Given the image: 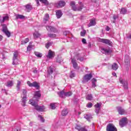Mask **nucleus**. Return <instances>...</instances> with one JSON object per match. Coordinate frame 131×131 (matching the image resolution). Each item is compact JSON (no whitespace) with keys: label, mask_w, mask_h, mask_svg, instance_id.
<instances>
[{"label":"nucleus","mask_w":131,"mask_h":131,"mask_svg":"<svg viewBox=\"0 0 131 131\" xmlns=\"http://www.w3.org/2000/svg\"><path fill=\"white\" fill-rule=\"evenodd\" d=\"M126 12H127V11L126 10V9H125V8H122L120 11L121 14H126Z\"/></svg>","instance_id":"nucleus-41"},{"label":"nucleus","mask_w":131,"mask_h":131,"mask_svg":"<svg viewBox=\"0 0 131 131\" xmlns=\"http://www.w3.org/2000/svg\"><path fill=\"white\" fill-rule=\"evenodd\" d=\"M34 54L37 57V58H41V57H42V54L38 52L35 51L34 52Z\"/></svg>","instance_id":"nucleus-32"},{"label":"nucleus","mask_w":131,"mask_h":131,"mask_svg":"<svg viewBox=\"0 0 131 131\" xmlns=\"http://www.w3.org/2000/svg\"><path fill=\"white\" fill-rule=\"evenodd\" d=\"M106 131H117V128L113 124H108L106 127Z\"/></svg>","instance_id":"nucleus-10"},{"label":"nucleus","mask_w":131,"mask_h":131,"mask_svg":"<svg viewBox=\"0 0 131 131\" xmlns=\"http://www.w3.org/2000/svg\"><path fill=\"white\" fill-rule=\"evenodd\" d=\"M27 91L25 90H23V94L21 95V105L23 107H25L26 106V100L27 99Z\"/></svg>","instance_id":"nucleus-3"},{"label":"nucleus","mask_w":131,"mask_h":131,"mask_svg":"<svg viewBox=\"0 0 131 131\" xmlns=\"http://www.w3.org/2000/svg\"><path fill=\"white\" fill-rule=\"evenodd\" d=\"M56 15L57 19H60L62 17L63 13L61 10H57L56 12Z\"/></svg>","instance_id":"nucleus-19"},{"label":"nucleus","mask_w":131,"mask_h":131,"mask_svg":"<svg viewBox=\"0 0 131 131\" xmlns=\"http://www.w3.org/2000/svg\"><path fill=\"white\" fill-rule=\"evenodd\" d=\"M9 20V16H5L3 17V19H2V16H0V22L1 23H4L5 21H7Z\"/></svg>","instance_id":"nucleus-22"},{"label":"nucleus","mask_w":131,"mask_h":131,"mask_svg":"<svg viewBox=\"0 0 131 131\" xmlns=\"http://www.w3.org/2000/svg\"><path fill=\"white\" fill-rule=\"evenodd\" d=\"M2 31L6 34L7 37H10L11 36V33L8 30V27L6 25H3Z\"/></svg>","instance_id":"nucleus-8"},{"label":"nucleus","mask_w":131,"mask_h":131,"mask_svg":"<svg viewBox=\"0 0 131 131\" xmlns=\"http://www.w3.org/2000/svg\"><path fill=\"white\" fill-rule=\"evenodd\" d=\"M80 131H88L86 129H85V127L81 128V129L80 130Z\"/></svg>","instance_id":"nucleus-57"},{"label":"nucleus","mask_w":131,"mask_h":131,"mask_svg":"<svg viewBox=\"0 0 131 131\" xmlns=\"http://www.w3.org/2000/svg\"><path fill=\"white\" fill-rule=\"evenodd\" d=\"M65 5H66V3H65V2L60 1L55 4V7L59 9L60 8H62V7H64Z\"/></svg>","instance_id":"nucleus-11"},{"label":"nucleus","mask_w":131,"mask_h":131,"mask_svg":"<svg viewBox=\"0 0 131 131\" xmlns=\"http://www.w3.org/2000/svg\"><path fill=\"white\" fill-rule=\"evenodd\" d=\"M35 2L37 3V6H39V1L38 0H35Z\"/></svg>","instance_id":"nucleus-59"},{"label":"nucleus","mask_w":131,"mask_h":131,"mask_svg":"<svg viewBox=\"0 0 131 131\" xmlns=\"http://www.w3.org/2000/svg\"><path fill=\"white\" fill-rule=\"evenodd\" d=\"M86 33V31L85 30H83L80 32V35L81 36H84L85 35V33Z\"/></svg>","instance_id":"nucleus-46"},{"label":"nucleus","mask_w":131,"mask_h":131,"mask_svg":"<svg viewBox=\"0 0 131 131\" xmlns=\"http://www.w3.org/2000/svg\"><path fill=\"white\" fill-rule=\"evenodd\" d=\"M112 75H113V76H116V73L115 72L113 73Z\"/></svg>","instance_id":"nucleus-61"},{"label":"nucleus","mask_w":131,"mask_h":131,"mask_svg":"<svg viewBox=\"0 0 131 131\" xmlns=\"http://www.w3.org/2000/svg\"><path fill=\"white\" fill-rule=\"evenodd\" d=\"M27 83L28 85H29V86H30V88H36L37 90H38L39 89V83H38L36 81L31 83L30 81H27Z\"/></svg>","instance_id":"nucleus-5"},{"label":"nucleus","mask_w":131,"mask_h":131,"mask_svg":"<svg viewBox=\"0 0 131 131\" xmlns=\"http://www.w3.org/2000/svg\"><path fill=\"white\" fill-rule=\"evenodd\" d=\"M117 109L118 110V112H119V114H120L121 115H123L125 114L126 112H125V110L123 109V108L120 106H119L117 107Z\"/></svg>","instance_id":"nucleus-15"},{"label":"nucleus","mask_w":131,"mask_h":131,"mask_svg":"<svg viewBox=\"0 0 131 131\" xmlns=\"http://www.w3.org/2000/svg\"><path fill=\"white\" fill-rule=\"evenodd\" d=\"M72 63L73 64V66L75 69H77L78 64L77 63H76V59L75 58L72 59Z\"/></svg>","instance_id":"nucleus-20"},{"label":"nucleus","mask_w":131,"mask_h":131,"mask_svg":"<svg viewBox=\"0 0 131 131\" xmlns=\"http://www.w3.org/2000/svg\"><path fill=\"white\" fill-rule=\"evenodd\" d=\"M16 19H23L25 18V16L21 14H16L15 15Z\"/></svg>","instance_id":"nucleus-24"},{"label":"nucleus","mask_w":131,"mask_h":131,"mask_svg":"<svg viewBox=\"0 0 131 131\" xmlns=\"http://www.w3.org/2000/svg\"><path fill=\"white\" fill-rule=\"evenodd\" d=\"M5 84L7 88H10L11 89V88L14 86V80H9Z\"/></svg>","instance_id":"nucleus-14"},{"label":"nucleus","mask_w":131,"mask_h":131,"mask_svg":"<svg viewBox=\"0 0 131 131\" xmlns=\"http://www.w3.org/2000/svg\"><path fill=\"white\" fill-rule=\"evenodd\" d=\"M46 29L48 31H50L51 32H56L57 30L54 27L50 26H46Z\"/></svg>","instance_id":"nucleus-17"},{"label":"nucleus","mask_w":131,"mask_h":131,"mask_svg":"<svg viewBox=\"0 0 131 131\" xmlns=\"http://www.w3.org/2000/svg\"><path fill=\"white\" fill-rule=\"evenodd\" d=\"M56 62L58 63H61V62H63V58H62L61 55H58L57 56V58H56Z\"/></svg>","instance_id":"nucleus-28"},{"label":"nucleus","mask_w":131,"mask_h":131,"mask_svg":"<svg viewBox=\"0 0 131 131\" xmlns=\"http://www.w3.org/2000/svg\"><path fill=\"white\" fill-rule=\"evenodd\" d=\"M47 57L49 59H52L54 58V57H55V52L52 51V50H49Z\"/></svg>","instance_id":"nucleus-16"},{"label":"nucleus","mask_w":131,"mask_h":131,"mask_svg":"<svg viewBox=\"0 0 131 131\" xmlns=\"http://www.w3.org/2000/svg\"><path fill=\"white\" fill-rule=\"evenodd\" d=\"M105 30L106 31H109L110 30V28H109V27L107 26L106 29H105Z\"/></svg>","instance_id":"nucleus-58"},{"label":"nucleus","mask_w":131,"mask_h":131,"mask_svg":"<svg viewBox=\"0 0 131 131\" xmlns=\"http://www.w3.org/2000/svg\"><path fill=\"white\" fill-rule=\"evenodd\" d=\"M125 63L126 65L129 64V57H128V55H126L125 56Z\"/></svg>","instance_id":"nucleus-31"},{"label":"nucleus","mask_w":131,"mask_h":131,"mask_svg":"<svg viewBox=\"0 0 131 131\" xmlns=\"http://www.w3.org/2000/svg\"><path fill=\"white\" fill-rule=\"evenodd\" d=\"M112 69L113 70L116 71L117 69H118V66L116 63H114L112 66Z\"/></svg>","instance_id":"nucleus-25"},{"label":"nucleus","mask_w":131,"mask_h":131,"mask_svg":"<svg viewBox=\"0 0 131 131\" xmlns=\"http://www.w3.org/2000/svg\"><path fill=\"white\" fill-rule=\"evenodd\" d=\"M31 49H32V46L31 45H29L27 47V51H31Z\"/></svg>","instance_id":"nucleus-54"},{"label":"nucleus","mask_w":131,"mask_h":131,"mask_svg":"<svg viewBox=\"0 0 131 131\" xmlns=\"http://www.w3.org/2000/svg\"><path fill=\"white\" fill-rule=\"evenodd\" d=\"M92 88H96V82H97V79L93 78L92 80Z\"/></svg>","instance_id":"nucleus-33"},{"label":"nucleus","mask_w":131,"mask_h":131,"mask_svg":"<svg viewBox=\"0 0 131 131\" xmlns=\"http://www.w3.org/2000/svg\"><path fill=\"white\" fill-rule=\"evenodd\" d=\"M53 72H54V69L53 68V67H49V68L48 70V72L49 74H52V73H53Z\"/></svg>","instance_id":"nucleus-34"},{"label":"nucleus","mask_w":131,"mask_h":131,"mask_svg":"<svg viewBox=\"0 0 131 131\" xmlns=\"http://www.w3.org/2000/svg\"><path fill=\"white\" fill-rule=\"evenodd\" d=\"M30 126H32V122L30 123Z\"/></svg>","instance_id":"nucleus-63"},{"label":"nucleus","mask_w":131,"mask_h":131,"mask_svg":"<svg viewBox=\"0 0 131 131\" xmlns=\"http://www.w3.org/2000/svg\"><path fill=\"white\" fill-rule=\"evenodd\" d=\"M119 81L120 83H121L123 85L124 89L125 90H127L128 89L127 81L125 80L124 79H122V78H120Z\"/></svg>","instance_id":"nucleus-12"},{"label":"nucleus","mask_w":131,"mask_h":131,"mask_svg":"<svg viewBox=\"0 0 131 131\" xmlns=\"http://www.w3.org/2000/svg\"><path fill=\"white\" fill-rule=\"evenodd\" d=\"M70 77L71 78H73V77H75V74L72 73V72H71V75H70Z\"/></svg>","instance_id":"nucleus-55"},{"label":"nucleus","mask_w":131,"mask_h":131,"mask_svg":"<svg viewBox=\"0 0 131 131\" xmlns=\"http://www.w3.org/2000/svg\"><path fill=\"white\" fill-rule=\"evenodd\" d=\"M58 94L59 96V97H60V98H65L66 96H65V92L64 91H61L60 92H58Z\"/></svg>","instance_id":"nucleus-29"},{"label":"nucleus","mask_w":131,"mask_h":131,"mask_svg":"<svg viewBox=\"0 0 131 131\" xmlns=\"http://www.w3.org/2000/svg\"><path fill=\"white\" fill-rule=\"evenodd\" d=\"M82 42L85 45V43H86V40H85V39L84 38H83L82 39Z\"/></svg>","instance_id":"nucleus-56"},{"label":"nucleus","mask_w":131,"mask_h":131,"mask_svg":"<svg viewBox=\"0 0 131 131\" xmlns=\"http://www.w3.org/2000/svg\"><path fill=\"white\" fill-rule=\"evenodd\" d=\"M19 59H18V52H15L13 54V65L17 66L19 65Z\"/></svg>","instance_id":"nucleus-4"},{"label":"nucleus","mask_w":131,"mask_h":131,"mask_svg":"<svg viewBox=\"0 0 131 131\" xmlns=\"http://www.w3.org/2000/svg\"><path fill=\"white\" fill-rule=\"evenodd\" d=\"M101 106H102V103H97L96 104L94 105L95 109V113L96 114H99V112L101 110Z\"/></svg>","instance_id":"nucleus-13"},{"label":"nucleus","mask_w":131,"mask_h":131,"mask_svg":"<svg viewBox=\"0 0 131 131\" xmlns=\"http://www.w3.org/2000/svg\"><path fill=\"white\" fill-rule=\"evenodd\" d=\"M40 97H41V94H40V92L39 91H36L35 92L34 99H36V101H37Z\"/></svg>","instance_id":"nucleus-18"},{"label":"nucleus","mask_w":131,"mask_h":131,"mask_svg":"<svg viewBox=\"0 0 131 131\" xmlns=\"http://www.w3.org/2000/svg\"><path fill=\"white\" fill-rule=\"evenodd\" d=\"M29 41V38H26V39L24 41H21V45H24L25 43H27Z\"/></svg>","instance_id":"nucleus-44"},{"label":"nucleus","mask_w":131,"mask_h":131,"mask_svg":"<svg viewBox=\"0 0 131 131\" xmlns=\"http://www.w3.org/2000/svg\"><path fill=\"white\" fill-rule=\"evenodd\" d=\"M3 40V36L0 35V41Z\"/></svg>","instance_id":"nucleus-62"},{"label":"nucleus","mask_w":131,"mask_h":131,"mask_svg":"<svg viewBox=\"0 0 131 131\" xmlns=\"http://www.w3.org/2000/svg\"><path fill=\"white\" fill-rule=\"evenodd\" d=\"M84 118L86 119L88 121H91V119H92V116L90 115H86L84 116Z\"/></svg>","instance_id":"nucleus-39"},{"label":"nucleus","mask_w":131,"mask_h":131,"mask_svg":"<svg viewBox=\"0 0 131 131\" xmlns=\"http://www.w3.org/2000/svg\"><path fill=\"white\" fill-rule=\"evenodd\" d=\"M118 18V15H114L113 16V19H114V21H113V23H115V20H116V19H117Z\"/></svg>","instance_id":"nucleus-51"},{"label":"nucleus","mask_w":131,"mask_h":131,"mask_svg":"<svg viewBox=\"0 0 131 131\" xmlns=\"http://www.w3.org/2000/svg\"><path fill=\"white\" fill-rule=\"evenodd\" d=\"M110 51L109 50L105 49V48H102L101 49V52L102 54H109Z\"/></svg>","instance_id":"nucleus-30"},{"label":"nucleus","mask_w":131,"mask_h":131,"mask_svg":"<svg viewBox=\"0 0 131 131\" xmlns=\"http://www.w3.org/2000/svg\"><path fill=\"white\" fill-rule=\"evenodd\" d=\"M86 107H88V108H92V107H93V103H89L86 104Z\"/></svg>","instance_id":"nucleus-49"},{"label":"nucleus","mask_w":131,"mask_h":131,"mask_svg":"<svg viewBox=\"0 0 131 131\" xmlns=\"http://www.w3.org/2000/svg\"><path fill=\"white\" fill-rule=\"evenodd\" d=\"M86 100H88L89 101H92V100H93V96L92 94H89L87 95Z\"/></svg>","instance_id":"nucleus-35"},{"label":"nucleus","mask_w":131,"mask_h":131,"mask_svg":"<svg viewBox=\"0 0 131 131\" xmlns=\"http://www.w3.org/2000/svg\"><path fill=\"white\" fill-rule=\"evenodd\" d=\"M96 20L95 19H92L90 20V23L88 25L89 27H91L92 26H95L96 25Z\"/></svg>","instance_id":"nucleus-21"},{"label":"nucleus","mask_w":131,"mask_h":131,"mask_svg":"<svg viewBox=\"0 0 131 131\" xmlns=\"http://www.w3.org/2000/svg\"><path fill=\"white\" fill-rule=\"evenodd\" d=\"M128 122L127 118H122L119 121V125L121 127H123L127 124Z\"/></svg>","instance_id":"nucleus-7"},{"label":"nucleus","mask_w":131,"mask_h":131,"mask_svg":"<svg viewBox=\"0 0 131 131\" xmlns=\"http://www.w3.org/2000/svg\"><path fill=\"white\" fill-rule=\"evenodd\" d=\"M76 129H78V130L80 131V129L82 128V127H80V126L78 125H76L75 127Z\"/></svg>","instance_id":"nucleus-47"},{"label":"nucleus","mask_w":131,"mask_h":131,"mask_svg":"<svg viewBox=\"0 0 131 131\" xmlns=\"http://www.w3.org/2000/svg\"><path fill=\"white\" fill-rule=\"evenodd\" d=\"M20 86H21V81L17 80L16 88H17L18 91L20 90Z\"/></svg>","instance_id":"nucleus-37"},{"label":"nucleus","mask_w":131,"mask_h":131,"mask_svg":"<svg viewBox=\"0 0 131 131\" xmlns=\"http://www.w3.org/2000/svg\"><path fill=\"white\" fill-rule=\"evenodd\" d=\"M68 114V112L67 109H64L61 113V115H67Z\"/></svg>","instance_id":"nucleus-40"},{"label":"nucleus","mask_w":131,"mask_h":131,"mask_svg":"<svg viewBox=\"0 0 131 131\" xmlns=\"http://www.w3.org/2000/svg\"><path fill=\"white\" fill-rule=\"evenodd\" d=\"M70 33V32L68 31H65L63 32V35H65V36H67Z\"/></svg>","instance_id":"nucleus-48"},{"label":"nucleus","mask_w":131,"mask_h":131,"mask_svg":"<svg viewBox=\"0 0 131 131\" xmlns=\"http://www.w3.org/2000/svg\"><path fill=\"white\" fill-rule=\"evenodd\" d=\"M1 55L2 56L1 58H2L3 60H6V56L5 55V53H2Z\"/></svg>","instance_id":"nucleus-53"},{"label":"nucleus","mask_w":131,"mask_h":131,"mask_svg":"<svg viewBox=\"0 0 131 131\" xmlns=\"http://www.w3.org/2000/svg\"><path fill=\"white\" fill-rule=\"evenodd\" d=\"M29 104H31V105H32V106H33V107H34L35 109L39 112H43L46 109L45 106H38L37 102L36 101H34L33 100H30L29 101Z\"/></svg>","instance_id":"nucleus-1"},{"label":"nucleus","mask_w":131,"mask_h":131,"mask_svg":"<svg viewBox=\"0 0 131 131\" xmlns=\"http://www.w3.org/2000/svg\"><path fill=\"white\" fill-rule=\"evenodd\" d=\"M51 46V42H48L46 44V48H47V49H49V48H50V46Z\"/></svg>","instance_id":"nucleus-52"},{"label":"nucleus","mask_w":131,"mask_h":131,"mask_svg":"<svg viewBox=\"0 0 131 131\" xmlns=\"http://www.w3.org/2000/svg\"><path fill=\"white\" fill-rule=\"evenodd\" d=\"M33 36L35 39L38 38V37H40V34L38 32H35L33 34Z\"/></svg>","instance_id":"nucleus-27"},{"label":"nucleus","mask_w":131,"mask_h":131,"mask_svg":"<svg viewBox=\"0 0 131 131\" xmlns=\"http://www.w3.org/2000/svg\"><path fill=\"white\" fill-rule=\"evenodd\" d=\"M129 103H130V104H131V99H130V100H129Z\"/></svg>","instance_id":"nucleus-64"},{"label":"nucleus","mask_w":131,"mask_h":131,"mask_svg":"<svg viewBox=\"0 0 131 131\" xmlns=\"http://www.w3.org/2000/svg\"><path fill=\"white\" fill-rule=\"evenodd\" d=\"M38 118L41 121V122H45V119L41 115H39L38 116Z\"/></svg>","instance_id":"nucleus-42"},{"label":"nucleus","mask_w":131,"mask_h":131,"mask_svg":"<svg viewBox=\"0 0 131 131\" xmlns=\"http://www.w3.org/2000/svg\"><path fill=\"white\" fill-rule=\"evenodd\" d=\"M39 1L41 3H42L43 4H44L45 5H48V4H49V2H48L47 0H39Z\"/></svg>","instance_id":"nucleus-45"},{"label":"nucleus","mask_w":131,"mask_h":131,"mask_svg":"<svg viewBox=\"0 0 131 131\" xmlns=\"http://www.w3.org/2000/svg\"><path fill=\"white\" fill-rule=\"evenodd\" d=\"M26 9H27V10H28V12H29V11H30V10H31L32 7H31V5L28 4L26 6Z\"/></svg>","instance_id":"nucleus-38"},{"label":"nucleus","mask_w":131,"mask_h":131,"mask_svg":"<svg viewBox=\"0 0 131 131\" xmlns=\"http://www.w3.org/2000/svg\"><path fill=\"white\" fill-rule=\"evenodd\" d=\"M65 96L66 97H70L72 96V92H66L65 93Z\"/></svg>","instance_id":"nucleus-43"},{"label":"nucleus","mask_w":131,"mask_h":131,"mask_svg":"<svg viewBox=\"0 0 131 131\" xmlns=\"http://www.w3.org/2000/svg\"><path fill=\"white\" fill-rule=\"evenodd\" d=\"M48 36L49 37H52V38L56 37V34H48Z\"/></svg>","instance_id":"nucleus-50"},{"label":"nucleus","mask_w":131,"mask_h":131,"mask_svg":"<svg viewBox=\"0 0 131 131\" xmlns=\"http://www.w3.org/2000/svg\"><path fill=\"white\" fill-rule=\"evenodd\" d=\"M79 54H77V55H75L74 59L75 60H80V61H81V62H82V61H83V57H81L79 58Z\"/></svg>","instance_id":"nucleus-26"},{"label":"nucleus","mask_w":131,"mask_h":131,"mask_svg":"<svg viewBox=\"0 0 131 131\" xmlns=\"http://www.w3.org/2000/svg\"><path fill=\"white\" fill-rule=\"evenodd\" d=\"M50 108L52 110H54V109H56V105L55 104V103H51L50 105Z\"/></svg>","instance_id":"nucleus-36"},{"label":"nucleus","mask_w":131,"mask_h":131,"mask_svg":"<svg viewBox=\"0 0 131 131\" xmlns=\"http://www.w3.org/2000/svg\"><path fill=\"white\" fill-rule=\"evenodd\" d=\"M33 72L34 73H37V70H34L33 71Z\"/></svg>","instance_id":"nucleus-60"},{"label":"nucleus","mask_w":131,"mask_h":131,"mask_svg":"<svg viewBox=\"0 0 131 131\" xmlns=\"http://www.w3.org/2000/svg\"><path fill=\"white\" fill-rule=\"evenodd\" d=\"M92 77H93V75H92V74H86L84 76L82 82H83V83H85V82H88V81L91 80Z\"/></svg>","instance_id":"nucleus-6"},{"label":"nucleus","mask_w":131,"mask_h":131,"mask_svg":"<svg viewBox=\"0 0 131 131\" xmlns=\"http://www.w3.org/2000/svg\"><path fill=\"white\" fill-rule=\"evenodd\" d=\"M73 11H81L83 9V4H80L79 6H75V2H71L70 4Z\"/></svg>","instance_id":"nucleus-2"},{"label":"nucleus","mask_w":131,"mask_h":131,"mask_svg":"<svg viewBox=\"0 0 131 131\" xmlns=\"http://www.w3.org/2000/svg\"><path fill=\"white\" fill-rule=\"evenodd\" d=\"M49 19H50V15L48 14H46L43 20V23L46 24L48 21H49Z\"/></svg>","instance_id":"nucleus-23"},{"label":"nucleus","mask_w":131,"mask_h":131,"mask_svg":"<svg viewBox=\"0 0 131 131\" xmlns=\"http://www.w3.org/2000/svg\"><path fill=\"white\" fill-rule=\"evenodd\" d=\"M98 41L99 42H102V43H105V45H108V46L112 45V42H111L109 39L99 38L98 39Z\"/></svg>","instance_id":"nucleus-9"}]
</instances>
